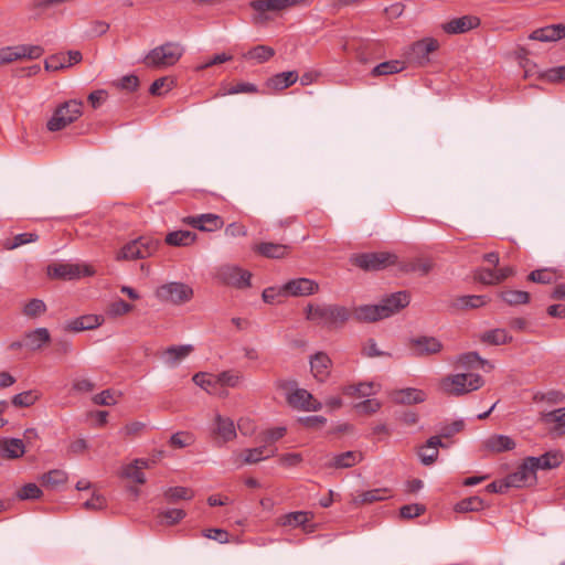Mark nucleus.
<instances>
[{"label": "nucleus", "instance_id": "f257e3e1", "mask_svg": "<svg viewBox=\"0 0 565 565\" xmlns=\"http://www.w3.org/2000/svg\"><path fill=\"white\" fill-rule=\"evenodd\" d=\"M351 317V309L335 303L308 305L306 308V319L327 330L343 328Z\"/></svg>", "mask_w": 565, "mask_h": 565}, {"label": "nucleus", "instance_id": "f03ea898", "mask_svg": "<svg viewBox=\"0 0 565 565\" xmlns=\"http://www.w3.org/2000/svg\"><path fill=\"white\" fill-rule=\"evenodd\" d=\"M310 0H250L249 7L253 10V23L265 25L274 17L297 7L309 6Z\"/></svg>", "mask_w": 565, "mask_h": 565}, {"label": "nucleus", "instance_id": "7ed1b4c3", "mask_svg": "<svg viewBox=\"0 0 565 565\" xmlns=\"http://www.w3.org/2000/svg\"><path fill=\"white\" fill-rule=\"evenodd\" d=\"M484 380L475 373H457L441 379L439 386L443 393L451 396H462L481 388Z\"/></svg>", "mask_w": 565, "mask_h": 565}, {"label": "nucleus", "instance_id": "20e7f679", "mask_svg": "<svg viewBox=\"0 0 565 565\" xmlns=\"http://www.w3.org/2000/svg\"><path fill=\"white\" fill-rule=\"evenodd\" d=\"M296 381L279 380L276 387L286 392L287 403L296 409L305 412H317L322 405L307 390L298 388Z\"/></svg>", "mask_w": 565, "mask_h": 565}, {"label": "nucleus", "instance_id": "39448f33", "mask_svg": "<svg viewBox=\"0 0 565 565\" xmlns=\"http://www.w3.org/2000/svg\"><path fill=\"white\" fill-rule=\"evenodd\" d=\"M184 49L180 43L167 42L152 49L143 58V63L152 68H166L179 62Z\"/></svg>", "mask_w": 565, "mask_h": 565}, {"label": "nucleus", "instance_id": "423d86ee", "mask_svg": "<svg viewBox=\"0 0 565 565\" xmlns=\"http://www.w3.org/2000/svg\"><path fill=\"white\" fill-rule=\"evenodd\" d=\"M161 242L152 236H140L125 244L117 253V260H136L152 256Z\"/></svg>", "mask_w": 565, "mask_h": 565}, {"label": "nucleus", "instance_id": "0eeeda50", "mask_svg": "<svg viewBox=\"0 0 565 565\" xmlns=\"http://www.w3.org/2000/svg\"><path fill=\"white\" fill-rule=\"evenodd\" d=\"M83 103L71 99L60 105L47 121L50 131H60L82 116Z\"/></svg>", "mask_w": 565, "mask_h": 565}, {"label": "nucleus", "instance_id": "6e6552de", "mask_svg": "<svg viewBox=\"0 0 565 565\" xmlns=\"http://www.w3.org/2000/svg\"><path fill=\"white\" fill-rule=\"evenodd\" d=\"M397 256L388 252L362 253L352 257V263L365 271H375L395 265Z\"/></svg>", "mask_w": 565, "mask_h": 565}, {"label": "nucleus", "instance_id": "1a4fd4ad", "mask_svg": "<svg viewBox=\"0 0 565 565\" xmlns=\"http://www.w3.org/2000/svg\"><path fill=\"white\" fill-rule=\"evenodd\" d=\"M216 278L224 285L245 289L250 287L252 274L238 266L223 265L217 268Z\"/></svg>", "mask_w": 565, "mask_h": 565}, {"label": "nucleus", "instance_id": "9d476101", "mask_svg": "<svg viewBox=\"0 0 565 565\" xmlns=\"http://www.w3.org/2000/svg\"><path fill=\"white\" fill-rule=\"evenodd\" d=\"M156 296L161 301L180 305L188 302L192 298L193 290L183 282H169L160 286L156 291Z\"/></svg>", "mask_w": 565, "mask_h": 565}, {"label": "nucleus", "instance_id": "9b49d317", "mask_svg": "<svg viewBox=\"0 0 565 565\" xmlns=\"http://www.w3.org/2000/svg\"><path fill=\"white\" fill-rule=\"evenodd\" d=\"M94 271L90 267L78 264L55 263L47 266V275L57 279H76L82 276H90Z\"/></svg>", "mask_w": 565, "mask_h": 565}, {"label": "nucleus", "instance_id": "f8f14e48", "mask_svg": "<svg viewBox=\"0 0 565 565\" xmlns=\"http://www.w3.org/2000/svg\"><path fill=\"white\" fill-rule=\"evenodd\" d=\"M439 47L437 40L433 38H426L419 40L409 49L408 57L412 62L418 65H425L429 62V54Z\"/></svg>", "mask_w": 565, "mask_h": 565}, {"label": "nucleus", "instance_id": "ddd939ff", "mask_svg": "<svg viewBox=\"0 0 565 565\" xmlns=\"http://www.w3.org/2000/svg\"><path fill=\"white\" fill-rule=\"evenodd\" d=\"M351 312L355 321L371 323L388 318L390 310L380 305H362L351 309Z\"/></svg>", "mask_w": 565, "mask_h": 565}, {"label": "nucleus", "instance_id": "4468645a", "mask_svg": "<svg viewBox=\"0 0 565 565\" xmlns=\"http://www.w3.org/2000/svg\"><path fill=\"white\" fill-rule=\"evenodd\" d=\"M277 448H268L267 445H262L256 448L245 449L242 452L237 454L234 458V463L238 467L243 465H253L257 463L262 460L268 459L276 455Z\"/></svg>", "mask_w": 565, "mask_h": 565}, {"label": "nucleus", "instance_id": "2eb2a0df", "mask_svg": "<svg viewBox=\"0 0 565 565\" xmlns=\"http://www.w3.org/2000/svg\"><path fill=\"white\" fill-rule=\"evenodd\" d=\"M182 222L203 232H214L222 228L224 225L222 217L212 213L186 216Z\"/></svg>", "mask_w": 565, "mask_h": 565}, {"label": "nucleus", "instance_id": "dca6fc26", "mask_svg": "<svg viewBox=\"0 0 565 565\" xmlns=\"http://www.w3.org/2000/svg\"><path fill=\"white\" fill-rule=\"evenodd\" d=\"M508 483H510L511 488H522L525 486H530L536 481V471L533 468L532 463H529L527 457L523 460V462L519 466L516 471L507 476Z\"/></svg>", "mask_w": 565, "mask_h": 565}, {"label": "nucleus", "instance_id": "f3484780", "mask_svg": "<svg viewBox=\"0 0 565 565\" xmlns=\"http://www.w3.org/2000/svg\"><path fill=\"white\" fill-rule=\"evenodd\" d=\"M409 349L414 356L437 354L443 349V343L434 337H418L409 341Z\"/></svg>", "mask_w": 565, "mask_h": 565}, {"label": "nucleus", "instance_id": "a211bd4d", "mask_svg": "<svg viewBox=\"0 0 565 565\" xmlns=\"http://www.w3.org/2000/svg\"><path fill=\"white\" fill-rule=\"evenodd\" d=\"M480 23V19L476 15H462L443 23L441 30L449 35L462 34L478 28Z\"/></svg>", "mask_w": 565, "mask_h": 565}, {"label": "nucleus", "instance_id": "6ab92c4d", "mask_svg": "<svg viewBox=\"0 0 565 565\" xmlns=\"http://www.w3.org/2000/svg\"><path fill=\"white\" fill-rule=\"evenodd\" d=\"M319 285L309 278H296L282 286L286 296L302 297L310 296L318 291Z\"/></svg>", "mask_w": 565, "mask_h": 565}, {"label": "nucleus", "instance_id": "aec40b11", "mask_svg": "<svg viewBox=\"0 0 565 565\" xmlns=\"http://www.w3.org/2000/svg\"><path fill=\"white\" fill-rule=\"evenodd\" d=\"M83 55L79 51H68L67 53H57L45 60L44 67L46 71L56 72L82 61Z\"/></svg>", "mask_w": 565, "mask_h": 565}, {"label": "nucleus", "instance_id": "412c9836", "mask_svg": "<svg viewBox=\"0 0 565 565\" xmlns=\"http://www.w3.org/2000/svg\"><path fill=\"white\" fill-rule=\"evenodd\" d=\"M309 363L313 377L320 383L326 382L332 366L330 356L326 352L320 351L310 356Z\"/></svg>", "mask_w": 565, "mask_h": 565}, {"label": "nucleus", "instance_id": "4be33fe9", "mask_svg": "<svg viewBox=\"0 0 565 565\" xmlns=\"http://www.w3.org/2000/svg\"><path fill=\"white\" fill-rule=\"evenodd\" d=\"M25 454V445L22 439L4 437L0 439V458L14 460Z\"/></svg>", "mask_w": 565, "mask_h": 565}, {"label": "nucleus", "instance_id": "5701e85b", "mask_svg": "<svg viewBox=\"0 0 565 565\" xmlns=\"http://www.w3.org/2000/svg\"><path fill=\"white\" fill-rule=\"evenodd\" d=\"M565 38V24H551L534 30L530 35V40L541 42H555Z\"/></svg>", "mask_w": 565, "mask_h": 565}, {"label": "nucleus", "instance_id": "b1692460", "mask_svg": "<svg viewBox=\"0 0 565 565\" xmlns=\"http://www.w3.org/2000/svg\"><path fill=\"white\" fill-rule=\"evenodd\" d=\"M564 460L561 451H547L540 457H527L529 463H532L535 471L539 469L548 470L557 468Z\"/></svg>", "mask_w": 565, "mask_h": 565}, {"label": "nucleus", "instance_id": "393cba45", "mask_svg": "<svg viewBox=\"0 0 565 565\" xmlns=\"http://www.w3.org/2000/svg\"><path fill=\"white\" fill-rule=\"evenodd\" d=\"M149 460L145 458L135 459L132 462L122 467L120 476L126 479H130L139 484L146 482L145 473L142 469H149Z\"/></svg>", "mask_w": 565, "mask_h": 565}, {"label": "nucleus", "instance_id": "a878e982", "mask_svg": "<svg viewBox=\"0 0 565 565\" xmlns=\"http://www.w3.org/2000/svg\"><path fill=\"white\" fill-rule=\"evenodd\" d=\"M290 246L271 242H262L254 246V250L263 257L281 259L289 255Z\"/></svg>", "mask_w": 565, "mask_h": 565}, {"label": "nucleus", "instance_id": "bb28decb", "mask_svg": "<svg viewBox=\"0 0 565 565\" xmlns=\"http://www.w3.org/2000/svg\"><path fill=\"white\" fill-rule=\"evenodd\" d=\"M438 447H446L440 440V436L430 437L425 445L419 447L417 455L425 466L433 465L438 458Z\"/></svg>", "mask_w": 565, "mask_h": 565}, {"label": "nucleus", "instance_id": "cd10ccee", "mask_svg": "<svg viewBox=\"0 0 565 565\" xmlns=\"http://www.w3.org/2000/svg\"><path fill=\"white\" fill-rule=\"evenodd\" d=\"M391 399L395 404L412 405L423 403L426 399V393L422 390L407 387L391 393Z\"/></svg>", "mask_w": 565, "mask_h": 565}, {"label": "nucleus", "instance_id": "c85d7f7f", "mask_svg": "<svg viewBox=\"0 0 565 565\" xmlns=\"http://www.w3.org/2000/svg\"><path fill=\"white\" fill-rule=\"evenodd\" d=\"M299 76L296 71L278 73L265 83V86L270 92H279L290 87L298 81Z\"/></svg>", "mask_w": 565, "mask_h": 565}, {"label": "nucleus", "instance_id": "c756f323", "mask_svg": "<svg viewBox=\"0 0 565 565\" xmlns=\"http://www.w3.org/2000/svg\"><path fill=\"white\" fill-rule=\"evenodd\" d=\"M455 366L462 367L466 370L486 369V367H488V370L493 369V365L489 361L482 359L477 352H473V351L458 355L455 361Z\"/></svg>", "mask_w": 565, "mask_h": 565}, {"label": "nucleus", "instance_id": "7c9ffc66", "mask_svg": "<svg viewBox=\"0 0 565 565\" xmlns=\"http://www.w3.org/2000/svg\"><path fill=\"white\" fill-rule=\"evenodd\" d=\"M482 446L489 452L500 454L513 450L515 441L507 435H492L483 441Z\"/></svg>", "mask_w": 565, "mask_h": 565}, {"label": "nucleus", "instance_id": "2f4dec72", "mask_svg": "<svg viewBox=\"0 0 565 565\" xmlns=\"http://www.w3.org/2000/svg\"><path fill=\"white\" fill-rule=\"evenodd\" d=\"M409 300L411 296L407 291H397L383 298L379 305L380 307H385L387 310H390V318L391 316L397 313L398 311L407 307Z\"/></svg>", "mask_w": 565, "mask_h": 565}, {"label": "nucleus", "instance_id": "473e14b6", "mask_svg": "<svg viewBox=\"0 0 565 565\" xmlns=\"http://www.w3.org/2000/svg\"><path fill=\"white\" fill-rule=\"evenodd\" d=\"M363 460V454L361 451L349 450L332 456L331 460L327 463L328 467L344 469L351 468Z\"/></svg>", "mask_w": 565, "mask_h": 565}, {"label": "nucleus", "instance_id": "72a5a7b5", "mask_svg": "<svg viewBox=\"0 0 565 565\" xmlns=\"http://www.w3.org/2000/svg\"><path fill=\"white\" fill-rule=\"evenodd\" d=\"M213 431L224 441H231L236 438V429L234 422L228 417L221 415L215 416Z\"/></svg>", "mask_w": 565, "mask_h": 565}, {"label": "nucleus", "instance_id": "f704fd0d", "mask_svg": "<svg viewBox=\"0 0 565 565\" xmlns=\"http://www.w3.org/2000/svg\"><path fill=\"white\" fill-rule=\"evenodd\" d=\"M541 420L544 424L553 425L551 427L553 433L557 435H565V407L542 413Z\"/></svg>", "mask_w": 565, "mask_h": 565}, {"label": "nucleus", "instance_id": "c9c22d12", "mask_svg": "<svg viewBox=\"0 0 565 565\" xmlns=\"http://www.w3.org/2000/svg\"><path fill=\"white\" fill-rule=\"evenodd\" d=\"M391 498V491L387 488H377L363 491L354 499L356 505L372 504Z\"/></svg>", "mask_w": 565, "mask_h": 565}, {"label": "nucleus", "instance_id": "e433bc0d", "mask_svg": "<svg viewBox=\"0 0 565 565\" xmlns=\"http://www.w3.org/2000/svg\"><path fill=\"white\" fill-rule=\"evenodd\" d=\"M51 340L50 332L46 328H38L30 331L24 337V344L30 350H39L43 344L49 343Z\"/></svg>", "mask_w": 565, "mask_h": 565}, {"label": "nucleus", "instance_id": "4c0bfd02", "mask_svg": "<svg viewBox=\"0 0 565 565\" xmlns=\"http://www.w3.org/2000/svg\"><path fill=\"white\" fill-rule=\"evenodd\" d=\"M312 515L309 512L296 511L281 515L278 519V524L287 527L303 526L311 520Z\"/></svg>", "mask_w": 565, "mask_h": 565}, {"label": "nucleus", "instance_id": "58836bf2", "mask_svg": "<svg viewBox=\"0 0 565 565\" xmlns=\"http://www.w3.org/2000/svg\"><path fill=\"white\" fill-rule=\"evenodd\" d=\"M193 347L191 344L183 345H171L166 349V363L170 366H175L179 362L185 359L192 351Z\"/></svg>", "mask_w": 565, "mask_h": 565}, {"label": "nucleus", "instance_id": "ea45409f", "mask_svg": "<svg viewBox=\"0 0 565 565\" xmlns=\"http://www.w3.org/2000/svg\"><path fill=\"white\" fill-rule=\"evenodd\" d=\"M196 239V234L191 231L180 230L167 234L164 242L170 246H190Z\"/></svg>", "mask_w": 565, "mask_h": 565}, {"label": "nucleus", "instance_id": "a19ab883", "mask_svg": "<svg viewBox=\"0 0 565 565\" xmlns=\"http://www.w3.org/2000/svg\"><path fill=\"white\" fill-rule=\"evenodd\" d=\"M433 262L426 258H416L408 260L401 266V270L404 273H416L419 276H426L433 269Z\"/></svg>", "mask_w": 565, "mask_h": 565}, {"label": "nucleus", "instance_id": "79ce46f5", "mask_svg": "<svg viewBox=\"0 0 565 565\" xmlns=\"http://www.w3.org/2000/svg\"><path fill=\"white\" fill-rule=\"evenodd\" d=\"M375 384L373 382H361L342 387V393L350 397H369L373 395Z\"/></svg>", "mask_w": 565, "mask_h": 565}, {"label": "nucleus", "instance_id": "37998d69", "mask_svg": "<svg viewBox=\"0 0 565 565\" xmlns=\"http://www.w3.org/2000/svg\"><path fill=\"white\" fill-rule=\"evenodd\" d=\"M67 481V473L64 470L54 469L41 477L42 486L51 490H57Z\"/></svg>", "mask_w": 565, "mask_h": 565}, {"label": "nucleus", "instance_id": "c03bdc74", "mask_svg": "<svg viewBox=\"0 0 565 565\" xmlns=\"http://www.w3.org/2000/svg\"><path fill=\"white\" fill-rule=\"evenodd\" d=\"M405 68L404 63L398 60L386 61L376 65L372 71L373 77L392 75L402 72Z\"/></svg>", "mask_w": 565, "mask_h": 565}, {"label": "nucleus", "instance_id": "a18cd8bd", "mask_svg": "<svg viewBox=\"0 0 565 565\" xmlns=\"http://www.w3.org/2000/svg\"><path fill=\"white\" fill-rule=\"evenodd\" d=\"M275 55V50L267 45H256L243 54L245 60H254L257 63H265Z\"/></svg>", "mask_w": 565, "mask_h": 565}, {"label": "nucleus", "instance_id": "49530a36", "mask_svg": "<svg viewBox=\"0 0 565 565\" xmlns=\"http://www.w3.org/2000/svg\"><path fill=\"white\" fill-rule=\"evenodd\" d=\"M480 340L488 344L500 345L510 343L512 341V337L509 335L505 329H493L484 332Z\"/></svg>", "mask_w": 565, "mask_h": 565}, {"label": "nucleus", "instance_id": "de8ad7c7", "mask_svg": "<svg viewBox=\"0 0 565 565\" xmlns=\"http://www.w3.org/2000/svg\"><path fill=\"white\" fill-rule=\"evenodd\" d=\"M527 280L542 285H550L557 280L556 270L552 268H541L531 271Z\"/></svg>", "mask_w": 565, "mask_h": 565}, {"label": "nucleus", "instance_id": "09e8293b", "mask_svg": "<svg viewBox=\"0 0 565 565\" xmlns=\"http://www.w3.org/2000/svg\"><path fill=\"white\" fill-rule=\"evenodd\" d=\"M489 299L482 295L461 296L456 299L455 306L459 309H477L487 305Z\"/></svg>", "mask_w": 565, "mask_h": 565}, {"label": "nucleus", "instance_id": "8fccbe9b", "mask_svg": "<svg viewBox=\"0 0 565 565\" xmlns=\"http://www.w3.org/2000/svg\"><path fill=\"white\" fill-rule=\"evenodd\" d=\"M500 297L510 306L525 305L530 301V294L523 290H504Z\"/></svg>", "mask_w": 565, "mask_h": 565}, {"label": "nucleus", "instance_id": "3c124183", "mask_svg": "<svg viewBox=\"0 0 565 565\" xmlns=\"http://www.w3.org/2000/svg\"><path fill=\"white\" fill-rule=\"evenodd\" d=\"M40 396L39 391H25L14 395L11 403L15 407H30L39 401Z\"/></svg>", "mask_w": 565, "mask_h": 565}, {"label": "nucleus", "instance_id": "603ef678", "mask_svg": "<svg viewBox=\"0 0 565 565\" xmlns=\"http://www.w3.org/2000/svg\"><path fill=\"white\" fill-rule=\"evenodd\" d=\"M46 309V305L43 300L34 298L24 305L22 313L30 319H35L44 315Z\"/></svg>", "mask_w": 565, "mask_h": 565}, {"label": "nucleus", "instance_id": "864d4df0", "mask_svg": "<svg viewBox=\"0 0 565 565\" xmlns=\"http://www.w3.org/2000/svg\"><path fill=\"white\" fill-rule=\"evenodd\" d=\"M484 508V502L479 497H470L459 501L455 510L460 513L480 511Z\"/></svg>", "mask_w": 565, "mask_h": 565}, {"label": "nucleus", "instance_id": "5fc2aeb1", "mask_svg": "<svg viewBox=\"0 0 565 565\" xmlns=\"http://www.w3.org/2000/svg\"><path fill=\"white\" fill-rule=\"evenodd\" d=\"M216 375L199 372L193 375L192 381L203 390H205L207 393H214L215 388L217 386V383H215Z\"/></svg>", "mask_w": 565, "mask_h": 565}, {"label": "nucleus", "instance_id": "6e6d98bb", "mask_svg": "<svg viewBox=\"0 0 565 565\" xmlns=\"http://www.w3.org/2000/svg\"><path fill=\"white\" fill-rule=\"evenodd\" d=\"M242 380V374L237 371H224L216 375L215 383L217 386H228L236 387L238 386Z\"/></svg>", "mask_w": 565, "mask_h": 565}, {"label": "nucleus", "instance_id": "4d7b16f0", "mask_svg": "<svg viewBox=\"0 0 565 565\" xmlns=\"http://www.w3.org/2000/svg\"><path fill=\"white\" fill-rule=\"evenodd\" d=\"M164 498L169 502L178 500H190L193 498V491L185 487H171L164 492Z\"/></svg>", "mask_w": 565, "mask_h": 565}, {"label": "nucleus", "instance_id": "13d9d810", "mask_svg": "<svg viewBox=\"0 0 565 565\" xmlns=\"http://www.w3.org/2000/svg\"><path fill=\"white\" fill-rule=\"evenodd\" d=\"M39 239V235L36 233H21L15 236L11 241H7L4 243V247L7 249H14L22 245L34 243Z\"/></svg>", "mask_w": 565, "mask_h": 565}, {"label": "nucleus", "instance_id": "bf43d9fd", "mask_svg": "<svg viewBox=\"0 0 565 565\" xmlns=\"http://www.w3.org/2000/svg\"><path fill=\"white\" fill-rule=\"evenodd\" d=\"M286 431L287 429L284 426L267 429L262 433L260 440L264 445H267L268 448H273L271 445L281 439L286 435Z\"/></svg>", "mask_w": 565, "mask_h": 565}, {"label": "nucleus", "instance_id": "052dcab7", "mask_svg": "<svg viewBox=\"0 0 565 565\" xmlns=\"http://www.w3.org/2000/svg\"><path fill=\"white\" fill-rule=\"evenodd\" d=\"M42 494V490L35 483H26L17 492V497L20 500H36Z\"/></svg>", "mask_w": 565, "mask_h": 565}, {"label": "nucleus", "instance_id": "680f3d73", "mask_svg": "<svg viewBox=\"0 0 565 565\" xmlns=\"http://www.w3.org/2000/svg\"><path fill=\"white\" fill-rule=\"evenodd\" d=\"M132 308V305L126 302L122 299H117L108 305L107 315L111 317H120L130 312Z\"/></svg>", "mask_w": 565, "mask_h": 565}, {"label": "nucleus", "instance_id": "e2e57ef3", "mask_svg": "<svg viewBox=\"0 0 565 565\" xmlns=\"http://www.w3.org/2000/svg\"><path fill=\"white\" fill-rule=\"evenodd\" d=\"M382 407L381 402L377 399H365L355 404V411L361 415H371L376 413Z\"/></svg>", "mask_w": 565, "mask_h": 565}, {"label": "nucleus", "instance_id": "0e129e2a", "mask_svg": "<svg viewBox=\"0 0 565 565\" xmlns=\"http://www.w3.org/2000/svg\"><path fill=\"white\" fill-rule=\"evenodd\" d=\"M256 94L258 93V87L252 83H237L236 85L227 88L223 95H235V94Z\"/></svg>", "mask_w": 565, "mask_h": 565}, {"label": "nucleus", "instance_id": "69168bd1", "mask_svg": "<svg viewBox=\"0 0 565 565\" xmlns=\"http://www.w3.org/2000/svg\"><path fill=\"white\" fill-rule=\"evenodd\" d=\"M362 354L366 358L390 356V353L379 350L374 339H369L362 347Z\"/></svg>", "mask_w": 565, "mask_h": 565}, {"label": "nucleus", "instance_id": "338daca9", "mask_svg": "<svg viewBox=\"0 0 565 565\" xmlns=\"http://www.w3.org/2000/svg\"><path fill=\"white\" fill-rule=\"evenodd\" d=\"M425 507L420 504H406L399 509V514L403 519H413L424 513Z\"/></svg>", "mask_w": 565, "mask_h": 565}, {"label": "nucleus", "instance_id": "774afa93", "mask_svg": "<svg viewBox=\"0 0 565 565\" xmlns=\"http://www.w3.org/2000/svg\"><path fill=\"white\" fill-rule=\"evenodd\" d=\"M94 403L97 405H115L117 403L116 393L110 390H105L94 396Z\"/></svg>", "mask_w": 565, "mask_h": 565}]
</instances>
